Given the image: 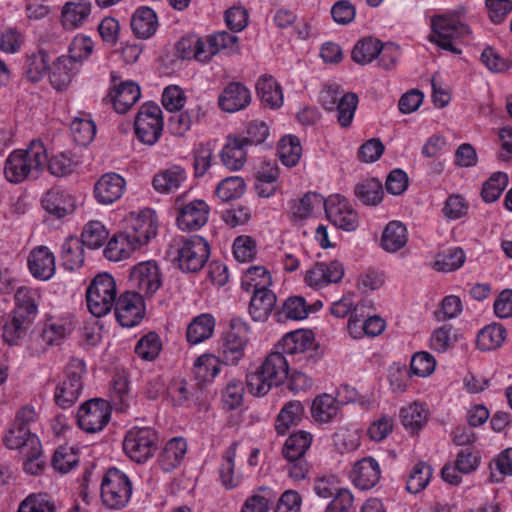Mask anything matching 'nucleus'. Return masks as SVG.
Instances as JSON below:
<instances>
[{
  "label": "nucleus",
  "mask_w": 512,
  "mask_h": 512,
  "mask_svg": "<svg viewBox=\"0 0 512 512\" xmlns=\"http://www.w3.org/2000/svg\"><path fill=\"white\" fill-rule=\"evenodd\" d=\"M47 164V151L42 141L35 139L26 149L9 154L4 165V176L10 183L37 179Z\"/></svg>",
  "instance_id": "obj_1"
},
{
  "label": "nucleus",
  "mask_w": 512,
  "mask_h": 512,
  "mask_svg": "<svg viewBox=\"0 0 512 512\" xmlns=\"http://www.w3.org/2000/svg\"><path fill=\"white\" fill-rule=\"evenodd\" d=\"M289 374V364L280 352H272L263 361L262 365L246 377L248 391L254 396L266 395L273 386L285 382Z\"/></svg>",
  "instance_id": "obj_2"
},
{
  "label": "nucleus",
  "mask_w": 512,
  "mask_h": 512,
  "mask_svg": "<svg viewBox=\"0 0 512 512\" xmlns=\"http://www.w3.org/2000/svg\"><path fill=\"white\" fill-rule=\"evenodd\" d=\"M431 34L428 39L443 50L460 54L455 41L470 34V28L456 14L435 15L431 18Z\"/></svg>",
  "instance_id": "obj_3"
},
{
  "label": "nucleus",
  "mask_w": 512,
  "mask_h": 512,
  "mask_svg": "<svg viewBox=\"0 0 512 512\" xmlns=\"http://www.w3.org/2000/svg\"><path fill=\"white\" fill-rule=\"evenodd\" d=\"M319 101L327 111L337 112V121L343 128L351 125L358 105V96L355 93H344L336 83L324 84Z\"/></svg>",
  "instance_id": "obj_4"
},
{
  "label": "nucleus",
  "mask_w": 512,
  "mask_h": 512,
  "mask_svg": "<svg viewBox=\"0 0 512 512\" xmlns=\"http://www.w3.org/2000/svg\"><path fill=\"white\" fill-rule=\"evenodd\" d=\"M132 482L130 478L117 468H110L104 474L100 497L103 505L109 509L121 510L127 506L132 496Z\"/></svg>",
  "instance_id": "obj_5"
},
{
  "label": "nucleus",
  "mask_w": 512,
  "mask_h": 512,
  "mask_svg": "<svg viewBox=\"0 0 512 512\" xmlns=\"http://www.w3.org/2000/svg\"><path fill=\"white\" fill-rule=\"evenodd\" d=\"M117 289L114 278L108 273L94 277L86 290L89 312L95 317L107 315L114 307Z\"/></svg>",
  "instance_id": "obj_6"
},
{
  "label": "nucleus",
  "mask_w": 512,
  "mask_h": 512,
  "mask_svg": "<svg viewBox=\"0 0 512 512\" xmlns=\"http://www.w3.org/2000/svg\"><path fill=\"white\" fill-rule=\"evenodd\" d=\"M158 435L150 427H132L123 440L125 454L136 463H145L157 450Z\"/></svg>",
  "instance_id": "obj_7"
},
{
  "label": "nucleus",
  "mask_w": 512,
  "mask_h": 512,
  "mask_svg": "<svg viewBox=\"0 0 512 512\" xmlns=\"http://www.w3.org/2000/svg\"><path fill=\"white\" fill-rule=\"evenodd\" d=\"M210 255L208 242L200 236L179 240L175 260L183 272L195 273L203 268Z\"/></svg>",
  "instance_id": "obj_8"
},
{
  "label": "nucleus",
  "mask_w": 512,
  "mask_h": 512,
  "mask_svg": "<svg viewBox=\"0 0 512 512\" xmlns=\"http://www.w3.org/2000/svg\"><path fill=\"white\" fill-rule=\"evenodd\" d=\"M250 327L242 318L234 317L230 321V330L223 337L220 355L228 365H236L244 357L249 342Z\"/></svg>",
  "instance_id": "obj_9"
},
{
  "label": "nucleus",
  "mask_w": 512,
  "mask_h": 512,
  "mask_svg": "<svg viewBox=\"0 0 512 512\" xmlns=\"http://www.w3.org/2000/svg\"><path fill=\"white\" fill-rule=\"evenodd\" d=\"M85 373V363L81 359H71L68 363L65 376L56 387L55 401L58 406L65 409L72 406L82 391V376Z\"/></svg>",
  "instance_id": "obj_10"
},
{
  "label": "nucleus",
  "mask_w": 512,
  "mask_h": 512,
  "mask_svg": "<svg viewBox=\"0 0 512 512\" xmlns=\"http://www.w3.org/2000/svg\"><path fill=\"white\" fill-rule=\"evenodd\" d=\"M134 128L139 141L154 145L159 140L163 129L161 108L153 102L143 104L137 113Z\"/></svg>",
  "instance_id": "obj_11"
},
{
  "label": "nucleus",
  "mask_w": 512,
  "mask_h": 512,
  "mask_svg": "<svg viewBox=\"0 0 512 512\" xmlns=\"http://www.w3.org/2000/svg\"><path fill=\"white\" fill-rule=\"evenodd\" d=\"M110 417L109 403L103 399H92L79 408L77 422L85 432L96 433L103 430L110 421Z\"/></svg>",
  "instance_id": "obj_12"
},
{
  "label": "nucleus",
  "mask_w": 512,
  "mask_h": 512,
  "mask_svg": "<svg viewBox=\"0 0 512 512\" xmlns=\"http://www.w3.org/2000/svg\"><path fill=\"white\" fill-rule=\"evenodd\" d=\"M123 222V228L133 236L141 246L147 244L149 240L157 234V216L150 208H145L138 212H130Z\"/></svg>",
  "instance_id": "obj_13"
},
{
  "label": "nucleus",
  "mask_w": 512,
  "mask_h": 512,
  "mask_svg": "<svg viewBox=\"0 0 512 512\" xmlns=\"http://www.w3.org/2000/svg\"><path fill=\"white\" fill-rule=\"evenodd\" d=\"M129 281L136 293L151 297L162 285L161 273L154 261L141 262L130 272Z\"/></svg>",
  "instance_id": "obj_14"
},
{
  "label": "nucleus",
  "mask_w": 512,
  "mask_h": 512,
  "mask_svg": "<svg viewBox=\"0 0 512 512\" xmlns=\"http://www.w3.org/2000/svg\"><path fill=\"white\" fill-rule=\"evenodd\" d=\"M177 226L182 231L200 229L208 221L209 206L204 200H193L187 204L182 203V197L176 199Z\"/></svg>",
  "instance_id": "obj_15"
},
{
  "label": "nucleus",
  "mask_w": 512,
  "mask_h": 512,
  "mask_svg": "<svg viewBox=\"0 0 512 512\" xmlns=\"http://www.w3.org/2000/svg\"><path fill=\"white\" fill-rule=\"evenodd\" d=\"M325 213L329 221L346 231L358 227V215L346 198L341 195H331L325 201Z\"/></svg>",
  "instance_id": "obj_16"
},
{
  "label": "nucleus",
  "mask_w": 512,
  "mask_h": 512,
  "mask_svg": "<svg viewBox=\"0 0 512 512\" xmlns=\"http://www.w3.org/2000/svg\"><path fill=\"white\" fill-rule=\"evenodd\" d=\"M114 308L116 318L123 327H134L144 316L143 297L133 291L121 294Z\"/></svg>",
  "instance_id": "obj_17"
},
{
  "label": "nucleus",
  "mask_w": 512,
  "mask_h": 512,
  "mask_svg": "<svg viewBox=\"0 0 512 512\" xmlns=\"http://www.w3.org/2000/svg\"><path fill=\"white\" fill-rule=\"evenodd\" d=\"M277 348L282 354L299 356L309 361L315 350L314 335L309 330H296L285 334L278 342Z\"/></svg>",
  "instance_id": "obj_18"
},
{
  "label": "nucleus",
  "mask_w": 512,
  "mask_h": 512,
  "mask_svg": "<svg viewBox=\"0 0 512 512\" xmlns=\"http://www.w3.org/2000/svg\"><path fill=\"white\" fill-rule=\"evenodd\" d=\"M126 190V180L120 174L108 172L94 184L93 195L97 203L112 205L120 200Z\"/></svg>",
  "instance_id": "obj_19"
},
{
  "label": "nucleus",
  "mask_w": 512,
  "mask_h": 512,
  "mask_svg": "<svg viewBox=\"0 0 512 512\" xmlns=\"http://www.w3.org/2000/svg\"><path fill=\"white\" fill-rule=\"evenodd\" d=\"M344 276L343 264L337 260L329 263L318 262L305 274V283L314 289L323 288L330 283H338Z\"/></svg>",
  "instance_id": "obj_20"
},
{
  "label": "nucleus",
  "mask_w": 512,
  "mask_h": 512,
  "mask_svg": "<svg viewBox=\"0 0 512 512\" xmlns=\"http://www.w3.org/2000/svg\"><path fill=\"white\" fill-rule=\"evenodd\" d=\"M113 88L109 97L113 102L114 109L120 114L126 113L140 98V88L133 81L119 82L118 77L111 73Z\"/></svg>",
  "instance_id": "obj_21"
},
{
  "label": "nucleus",
  "mask_w": 512,
  "mask_h": 512,
  "mask_svg": "<svg viewBox=\"0 0 512 512\" xmlns=\"http://www.w3.org/2000/svg\"><path fill=\"white\" fill-rule=\"evenodd\" d=\"M250 90L240 82L229 83L221 92L218 104L221 110L235 113L245 109L251 103Z\"/></svg>",
  "instance_id": "obj_22"
},
{
  "label": "nucleus",
  "mask_w": 512,
  "mask_h": 512,
  "mask_svg": "<svg viewBox=\"0 0 512 512\" xmlns=\"http://www.w3.org/2000/svg\"><path fill=\"white\" fill-rule=\"evenodd\" d=\"M380 476L379 463L373 457H365L357 461L350 473L352 482L361 490L373 488L379 482Z\"/></svg>",
  "instance_id": "obj_23"
},
{
  "label": "nucleus",
  "mask_w": 512,
  "mask_h": 512,
  "mask_svg": "<svg viewBox=\"0 0 512 512\" xmlns=\"http://www.w3.org/2000/svg\"><path fill=\"white\" fill-rule=\"evenodd\" d=\"M346 402L327 393L320 394L312 401L311 416L319 424L331 423L339 418L341 407Z\"/></svg>",
  "instance_id": "obj_24"
},
{
  "label": "nucleus",
  "mask_w": 512,
  "mask_h": 512,
  "mask_svg": "<svg viewBox=\"0 0 512 512\" xmlns=\"http://www.w3.org/2000/svg\"><path fill=\"white\" fill-rule=\"evenodd\" d=\"M27 263L30 273L39 280H49L55 273V257L46 246L33 248Z\"/></svg>",
  "instance_id": "obj_25"
},
{
  "label": "nucleus",
  "mask_w": 512,
  "mask_h": 512,
  "mask_svg": "<svg viewBox=\"0 0 512 512\" xmlns=\"http://www.w3.org/2000/svg\"><path fill=\"white\" fill-rule=\"evenodd\" d=\"M186 180V170L180 165H172L153 176L152 186L160 194H171L176 192Z\"/></svg>",
  "instance_id": "obj_26"
},
{
  "label": "nucleus",
  "mask_w": 512,
  "mask_h": 512,
  "mask_svg": "<svg viewBox=\"0 0 512 512\" xmlns=\"http://www.w3.org/2000/svg\"><path fill=\"white\" fill-rule=\"evenodd\" d=\"M3 441L9 449H16L20 452L30 449L33 455L37 453L39 444H41L39 438L31 432V429L17 425L14 422L10 424Z\"/></svg>",
  "instance_id": "obj_27"
},
{
  "label": "nucleus",
  "mask_w": 512,
  "mask_h": 512,
  "mask_svg": "<svg viewBox=\"0 0 512 512\" xmlns=\"http://www.w3.org/2000/svg\"><path fill=\"white\" fill-rule=\"evenodd\" d=\"M247 147L240 136H228L220 151L222 164L231 171L240 170L247 161Z\"/></svg>",
  "instance_id": "obj_28"
},
{
  "label": "nucleus",
  "mask_w": 512,
  "mask_h": 512,
  "mask_svg": "<svg viewBox=\"0 0 512 512\" xmlns=\"http://www.w3.org/2000/svg\"><path fill=\"white\" fill-rule=\"evenodd\" d=\"M92 4L87 0L66 2L61 10L60 22L65 30L82 27L91 14Z\"/></svg>",
  "instance_id": "obj_29"
},
{
  "label": "nucleus",
  "mask_w": 512,
  "mask_h": 512,
  "mask_svg": "<svg viewBox=\"0 0 512 512\" xmlns=\"http://www.w3.org/2000/svg\"><path fill=\"white\" fill-rule=\"evenodd\" d=\"M42 206L46 212L60 219L74 211L75 200L66 191L52 188L44 194Z\"/></svg>",
  "instance_id": "obj_30"
},
{
  "label": "nucleus",
  "mask_w": 512,
  "mask_h": 512,
  "mask_svg": "<svg viewBox=\"0 0 512 512\" xmlns=\"http://www.w3.org/2000/svg\"><path fill=\"white\" fill-rule=\"evenodd\" d=\"M141 245L124 228L115 234L104 249L105 257L110 261H122L129 258Z\"/></svg>",
  "instance_id": "obj_31"
},
{
  "label": "nucleus",
  "mask_w": 512,
  "mask_h": 512,
  "mask_svg": "<svg viewBox=\"0 0 512 512\" xmlns=\"http://www.w3.org/2000/svg\"><path fill=\"white\" fill-rule=\"evenodd\" d=\"M187 453V442L182 437L170 439L159 454L158 463L162 471L171 472L178 468Z\"/></svg>",
  "instance_id": "obj_32"
},
{
  "label": "nucleus",
  "mask_w": 512,
  "mask_h": 512,
  "mask_svg": "<svg viewBox=\"0 0 512 512\" xmlns=\"http://www.w3.org/2000/svg\"><path fill=\"white\" fill-rule=\"evenodd\" d=\"M158 28L155 11L147 6L138 7L131 17V29L139 39L152 37Z\"/></svg>",
  "instance_id": "obj_33"
},
{
  "label": "nucleus",
  "mask_w": 512,
  "mask_h": 512,
  "mask_svg": "<svg viewBox=\"0 0 512 512\" xmlns=\"http://www.w3.org/2000/svg\"><path fill=\"white\" fill-rule=\"evenodd\" d=\"M215 325V317L210 313L194 317L187 327V341L193 345L204 342L213 335Z\"/></svg>",
  "instance_id": "obj_34"
},
{
  "label": "nucleus",
  "mask_w": 512,
  "mask_h": 512,
  "mask_svg": "<svg viewBox=\"0 0 512 512\" xmlns=\"http://www.w3.org/2000/svg\"><path fill=\"white\" fill-rule=\"evenodd\" d=\"M14 298L16 302L14 312L32 320L38 312L41 300L40 290L29 286H20L17 288Z\"/></svg>",
  "instance_id": "obj_35"
},
{
  "label": "nucleus",
  "mask_w": 512,
  "mask_h": 512,
  "mask_svg": "<svg viewBox=\"0 0 512 512\" xmlns=\"http://www.w3.org/2000/svg\"><path fill=\"white\" fill-rule=\"evenodd\" d=\"M323 196L315 192H308L300 199L294 200L291 213L294 220H304L319 213L325 206Z\"/></svg>",
  "instance_id": "obj_36"
},
{
  "label": "nucleus",
  "mask_w": 512,
  "mask_h": 512,
  "mask_svg": "<svg viewBox=\"0 0 512 512\" xmlns=\"http://www.w3.org/2000/svg\"><path fill=\"white\" fill-rule=\"evenodd\" d=\"M238 442H233L223 453L222 462L219 467V476L222 485L226 489H234L242 482V476L235 473V458L237 455Z\"/></svg>",
  "instance_id": "obj_37"
},
{
  "label": "nucleus",
  "mask_w": 512,
  "mask_h": 512,
  "mask_svg": "<svg viewBox=\"0 0 512 512\" xmlns=\"http://www.w3.org/2000/svg\"><path fill=\"white\" fill-rule=\"evenodd\" d=\"M249 314L254 321H265L276 304V295L270 289L252 292Z\"/></svg>",
  "instance_id": "obj_38"
},
{
  "label": "nucleus",
  "mask_w": 512,
  "mask_h": 512,
  "mask_svg": "<svg viewBox=\"0 0 512 512\" xmlns=\"http://www.w3.org/2000/svg\"><path fill=\"white\" fill-rule=\"evenodd\" d=\"M72 330L71 317H51L43 329L42 339L47 345H59Z\"/></svg>",
  "instance_id": "obj_39"
},
{
  "label": "nucleus",
  "mask_w": 512,
  "mask_h": 512,
  "mask_svg": "<svg viewBox=\"0 0 512 512\" xmlns=\"http://www.w3.org/2000/svg\"><path fill=\"white\" fill-rule=\"evenodd\" d=\"M408 241V232L404 224L399 221L389 222L381 236V247L390 253L403 248Z\"/></svg>",
  "instance_id": "obj_40"
},
{
  "label": "nucleus",
  "mask_w": 512,
  "mask_h": 512,
  "mask_svg": "<svg viewBox=\"0 0 512 512\" xmlns=\"http://www.w3.org/2000/svg\"><path fill=\"white\" fill-rule=\"evenodd\" d=\"M256 91L261 102L271 108H278L283 103L282 89L272 76H261L256 83Z\"/></svg>",
  "instance_id": "obj_41"
},
{
  "label": "nucleus",
  "mask_w": 512,
  "mask_h": 512,
  "mask_svg": "<svg viewBox=\"0 0 512 512\" xmlns=\"http://www.w3.org/2000/svg\"><path fill=\"white\" fill-rule=\"evenodd\" d=\"M304 415V407L300 401L293 400L286 403L280 410L275 429L279 435H285L291 426L298 425Z\"/></svg>",
  "instance_id": "obj_42"
},
{
  "label": "nucleus",
  "mask_w": 512,
  "mask_h": 512,
  "mask_svg": "<svg viewBox=\"0 0 512 512\" xmlns=\"http://www.w3.org/2000/svg\"><path fill=\"white\" fill-rule=\"evenodd\" d=\"M80 66L77 62L69 59L67 56L60 57L54 63L50 74L51 84L58 90L66 87L73 77L78 73Z\"/></svg>",
  "instance_id": "obj_43"
},
{
  "label": "nucleus",
  "mask_w": 512,
  "mask_h": 512,
  "mask_svg": "<svg viewBox=\"0 0 512 512\" xmlns=\"http://www.w3.org/2000/svg\"><path fill=\"white\" fill-rule=\"evenodd\" d=\"M428 415V409L420 402L411 403L400 410L401 422L411 432L421 429L427 423Z\"/></svg>",
  "instance_id": "obj_44"
},
{
  "label": "nucleus",
  "mask_w": 512,
  "mask_h": 512,
  "mask_svg": "<svg viewBox=\"0 0 512 512\" xmlns=\"http://www.w3.org/2000/svg\"><path fill=\"white\" fill-rule=\"evenodd\" d=\"M271 284V275L264 266L250 267L245 271L241 278L242 288L247 292L269 289Z\"/></svg>",
  "instance_id": "obj_45"
},
{
  "label": "nucleus",
  "mask_w": 512,
  "mask_h": 512,
  "mask_svg": "<svg viewBox=\"0 0 512 512\" xmlns=\"http://www.w3.org/2000/svg\"><path fill=\"white\" fill-rule=\"evenodd\" d=\"M313 436L306 431H298L290 435L285 441L283 447V456L287 460H295L304 458V454L311 446Z\"/></svg>",
  "instance_id": "obj_46"
},
{
  "label": "nucleus",
  "mask_w": 512,
  "mask_h": 512,
  "mask_svg": "<svg viewBox=\"0 0 512 512\" xmlns=\"http://www.w3.org/2000/svg\"><path fill=\"white\" fill-rule=\"evenodd\" d=\"M83 243L76 237H68L62 244L61 258L63 266L70 271L80 268L84 263Z\"/></svg>",
  "instance_id": "obj_47"
},
{
  "label": "nucleus",
  "mask_w": 512,
  "mask_h": 512,
  "mask_svg": "<svg viewBox=\"0 0 512 512\" xmlns=\"http://www.w3.org/2000/svg\"><path fill=\"white\" fill-rule=\"evenodd\" d=\"M506 339V329L498 323L487 325L477 336V346L482 351H490L500 347Z\"/></svg>",
  "instance_id": "obj_48"
},
{
  "label": "nucleus",
  "mask_w": 512,
  "mask_h": 512,
  "mask_svg": "<svg viewBox=\"0 0 512 512\" xmlns=\"http://www.w3.org/2000/svg\"><path fill=\"white\" fill-rule=\"evenodd\" d=\"M108 236L109 232L106 227L100 221L92 220L83 227L79 240L84 246L97 249L106 242Z\"/></svg>",
  "instance_id": "obj_49"
},
{
  "label": "nucleus",
  "mask_w": 512,
  "mask_h": 512,
  "mask_svg": "<svg viewBox=\"0 0 512 512\" xmlns=\"http://www.w3.org/2000/svg\"><path fill=\"white\" fill-rule=\"evenodd\" d=\"M465 258V253L461 248H449L437 254L434 268L440 272H452L462 267Z\"/></svg>",
  "instance_id": "obj_50"
},
{
  "label": "nucleus",
  "mask_w": 512,
  "mask_h": 512,
  "mask_svg": "<svg viewBox=\"0 0 512 512\" xmlns=\"http://www.w3.org/2000/svg\"><path fill=\"white\" fill-rule=\"evenodd\" d=\"M356 197L365 205H377L383 197V187L377 179H366L355 187Z\"/></svg>",
  "instance_id": "obj_51"
},
{
  "label": "nucleus",
  "mask_w": 512,
  "mask_h": 512,
  "mask_svg": "<svg viewBox=\"0 0 512 512\" xmlns=\"http://www.w3.org/2000/svg\"><path fill=\"white\" fill-rule=\"evenodd\" d=\"M382 51L379 40L367 37L356 43L352 50V59L359 64H367L374 60Z\"/></svg>",
  "instance_id": "obj_52"
},
{
  "label": "nucleus",
  "mask_w": 512,
  "mask_h": 512,
  "mask_svg": "<svg viewBox=\"0 0 512 512\" xmlns=\"http://www.w3.org/2000/svg\"><path fill=\"white\" fill-rule=\"evenodd\" d=\"M432 477V468L423 461L416 463L407 479L406 489L410 493L417 494L424 490Z\"/></svg>",
  "instance_id": "obj_53"
},
{
  "label": "nucleus",
  "mask_w": 512,
  "mask_h": 512,
  "mask_svg": "<svg viewBox=\"0 0 512 512\" xmlns=\"http://www.w3.org/2000/svg\"><path fill=\"white\" fill-rule=\"evenodd\" d=\"M219 358L211 354H203L194 364L195 377L202 382L212 381L220 372Z\"/></svg>",
  "instance_id": "obj_54"
},
{
  "label": "nucleus",
  "mask_w": 512,
  "mask_h": 512,
  "mask_svg": "<svg viewBox=\"0 0 512 512\" xmlns=\"http://www.w3.org/2000/svg\"><path fill=\"white\" fill-rule=\"evenodd\" d=\"M302 153V147L300 141L295 136H284L278 145V155L280 160L285 166H295Z\"/></svg>",
  "instance_id": "obj_55"
},
{
  "label": "nucleus",
  "mask_w": 512,
  "mask_h": 512,
  "mask_svg": "<svg viewBox=\"0 0 512 512\" xmlns=\"http://www.w3.org/2000/svg\"><path fill=\"white\" fill-rule=\"evenodd\" d=\"M111 400L120 411H125L130 405L129 381L123 373H117L113 376Z\"/></svg>",
  "instance_id": "obj_56"
},
{
  "label": "nucleus",
  "mask_w": 512,
  "mask_h": 512,
  "mask_svg": "<svg viewBox=\"0 0 512 512\" xmlns=\"http://www.w3.org/2000/svg\"><path fill=\"white\" fill-rule=\"evenodd\" d=\"M276 498L271 488L259 487L257 492L248 497L241 509V512H268L269 504Z\"/></svg>",
  "instance_id": "obj_57"
},
{
  "label": "nucleus",
  "mask_w": 512,
  "mask_h": 512,
  "mask_svg": "<svg viewBox=\"0 0 512 512\" xmlns=\"http://www.w3.org/2000/svg\"><path fill=\"white\" fill-rule=\"evenodd\" d=\"M32 320L25 315L13 312L10 320L3 326V338L9 344H15L22 338L29 328Z\"/></svg>",
  "instance_id": "obj_58"
},
{
  "label": "nucleus",
  "mask_w": 512,
  "mask_h": 512,
  "mask_svg": "<svg viewBox=\"0 0 512 512\" xmlns=\"http://www.w3.org/2000/svg\"><path fill=\"white\" fill-rule=\"evenodd\" d=\"M246 189L245 181L240 176H230L220 181L215 193L222 201H230L241 197Z\"/></svg>",
  "instance_id": "obj_59"
},
{
  "label": "nucleus",
  "mask_w": 512,
  "mask_h": 512,
  "mask_svg": "<svg viewBox=\"0 0 512 512\" xmlns=\"http://www.w3.org/2000/svg\"><path fill=\"white\" fill-rule=\"evenodd\" d=\"M17 512H56V505L48 494L32 493L21 501Z\"/></svg>",
  "instance_id": "obj_60"
},
{
  "label": "nucleus",
  "mask_w": 512,
  "mask_h": 512,
  "mask_svg": "<svg viewBox=\"0 0 512 512\" xmlns=\"http://www.w3.org/2000/svg\"><path fill=\"white\" fill-rule=\"evenodd\" d=\"M162 349V342L159 335L149 332L139 339L135 346V353L145 361L156 359Z\"/></svg>",
  "instance_id": "obj_61"
},
{
  "label": "nucleus",
  "mask_w": 512,
  "mask_h": 512,
  "mask_svg": "<svg viewBox=\"0 0 512 512\" xmlns=\"http://www.w3.org/2000/svg\"><path fill=\"white\" fill-rule=\"evenodd\" d=\"M71 132L75 142L80 145H87L95 137L96 125L89 116L84 115L72 121Z\"/></svg>",
  "instance_id": "obj_62"
},
{
  "label": "nucleus",
  "mask_w": 512,
  "mask_h": 512,
  "mask_svg": "<svg viewBox=\"0 0 512 512\" xmlns=\"http://www.w3.org/2000/svg\"><path fill=\"white\" fill-rule=\"evenodd\" d=\"M79 462L76 450L71 446H60L54 452L52 465L60 473H67L72 470Z\"/></svg>",
  "instance_id": "obj_63"
},
{
  "label": "nucleus",
  "mask_w": 512,
  "mask_h": 512,
  "mask_svg": "<svg viewBox=\"0 0 512 512\" xmlns=\"http://www.w3.org/2000/svg\"><path fill=\"white\" fill-rule=\"evenodd\" d=\"M50 58L46 51L39 50L27 57L26 74L31 81H38L47 72Z\"/></svg>",
  "instance_id": "obj_64"
}]
</instances>
